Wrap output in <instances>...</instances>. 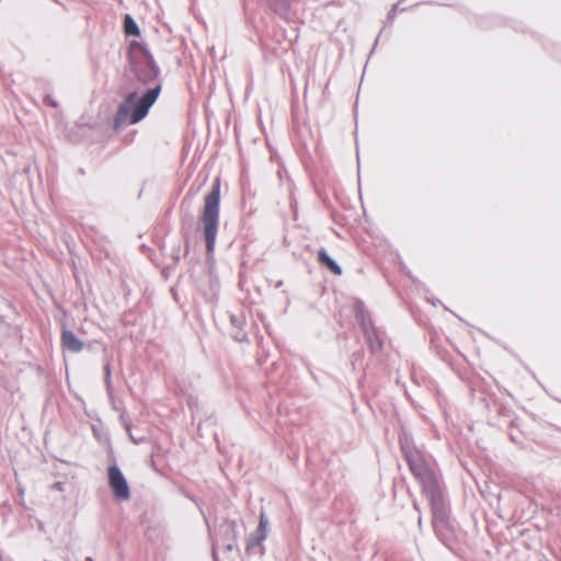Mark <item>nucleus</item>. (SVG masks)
I'll return each instance as SVG.
<instances>
[{
    "mask_svg": "<svg viewBox=\"0 0 561 561\" xmlns=\"http://www.w3.org/2000/svg\"><path fill=\"white\" fill-rule=\"evenodd\" d=\"M126 58L130 73L145 91L129 92L119 103L114 115L113 127L119 130L126 124H137L149 113L162 90L161 69L147 44L133 39L129 42Z\"/></svg>",
    "mask_w": 561,
    "mask_h": 561,
    "instance_id": "1",
    "label": "nucleus"
},
{
    "mask_svg": "<svg viewBox=\"0 0 561 561\" xmlns=\"http://www.w3.org/2000/svg\"><path fill=\"white\" fill-rule=\"evenodd\" d=\"M220 209V179L216 178L211 184L210 191L204 198V207L201 215L203 232L206 245V266L207 283L198 282L196 284L199 291L207 298H214L220 289L219 277L216 272V261L214 251L219 226Z\"/></svg>",
    "mask_w": 561,
    "mask_h": 561,
    "instance_id": "2",
    "label": "nucleus"
},
{
    "mask_svg": "<svg viewBox=\"0 0 561 561\" xmlns=\"http://www.w3.org/2000/svg\"><path fill=\"white\" fill-rule=\"evenodd\" d=\"M422 493L430 504L432 527L437 539L447 549L455 552L459 542L455 523L450 517V505L445 495L442 481L422 489Z\"/></svg>",
    "mask_w": 561,
    "mask_h": 561,
    "instance_id": "3",
    "label": "nucleus"
},
{
    "mask_svg": "<svg viewBox=\"0 0 561 561\" xmlns=\"http://www.w3.org/2000/svg\"><path fill=\"white\" fill-rule=\"evenodd\" d=\"M399 444L410 471L422 489L442 481L440 476L430 465L424 453L414 445L411 434L402 432L399 435Z\"/></svg>",
    "mask_w": 561,
    "mask_h": 561,
    "instance_id": "4",
    "label": "nucleus"
},
{
    "mask_svg": "<svg viewBox=\"0 0 561 561\" xmlns=\"http://www.w3.org/2000/svg\"><path fill=\"white\" fill-rule=\"evenodd\" d=\"M107 484L116 501L125 502L130 499L131 491L129 483L122 469L118 467L114 456L112 463L107 467Z\"/></svg>",
    "mask_w": 561,
    "mask_h": 561,
    "instance_id": "5",
    "label": "nucleus"
},
{
    "mask_svg": "<svg viewBox=\"0 0 561 561\" xmlns=\"http://www.w3.org/2000/svg\"><path fill=\"white\" fill-rule=\"evenodd\" d=\"M353 313L355 321L359 325L363 333L376 327L370 311L367 309L365 302L360 298L354 299Z\"/></svg>",
    "mask_w": 561,
    "mask_h": 561,
    "instance_id": "6",
    "label": "nucleus"
},
{
    "mask_svg": "<svg viewBox=\"0 0 561 561\" xmlns=\"http://www.w3.org/2000/svg\"><path fill=\"white\" fill-rule=\"evenodd\" d=\"M195 226V217L194 215L186 210L181 213L180 220V234L183 239L184 244V256H188L191 251V232L193 231Z\"/></svg>",
    "mask_w": 561,
    "mask_h": 561,
    "instance_id": "7",
    "label": "nucleus"
},
{
    "mask_svg": "<svg viewBox=\"0 0 561 561\" xmlns=\"http://www.w3.org/2000/svg\"><path fill=\"white\" fill-rule=\"evenodd\" d=\"M363 334L367 347L373 355H379L383 352L385 340L383 332L381 331V329L375 327Z\"/></svg>",
    "mask_w": 561,
    "mask_h": 561,
    "instance_id": "8",
    "label": "nucleus"
},
{
    "mask_svg": "<svg viewBox=\"0 0 561 561\" xmlns=\"http://www.w3.org/2000/svg\"><path fill=\"white\" fill-rule=\"evenodd\" d=\"M267 525H268V518L266 515L262 512L260 514V520L256 529V534H252L248 540H247V547L245 550L249 552L251 549H253L256 546H260L267 536Z\"/></svg>",
    "mask_w": 561,
    "mask_h": 561,
    "instance_id": "9",
    "label": "nucleus"
},
{
    "mask_svg": "<svg viewBox=\"0 0 561 561\" xmlns=\"http://www.w3.org/2000/svg\"><path fill=\"white\" fill-rule=\"evenodd\" d=\"M61 346L71 353H80L84 348V343L71 330L62 325Z\"/></svg>",
    "mask_w": 561,
    "mask_h": 561,
    "instance_id": "10",
    "label": "nucleus"
},
{
    "mask_svg": "<svg viewBox=\"0 0 561 561\" xmlns=\"http://www.w3.org/2000/svg\"><path fill=\"white\" fill-rule=\"evenodd\" d=\"M318 263L330 271L332 274L340 276L343 273L341 265L329 254V252L321 248L317 252Z\"/></svg>",
    "mask_w": 561,
    "mask_h": 561,
    "instance_id": "11",
    "label": "nucleus"
},
{
    "mask_svg": "<svg viewBox=\"0 0 561 561\" xmlns=\"http://www.w3.org/2000/svg\"><path fill=\"white\" fill-rule=\"evenodd\" d=\"M220 535L224 541H238L240 531L236 519H225L220 524Z\"/></svg>",
    "mask_w": 561,
    "mask_h": 561,
    "instance_id": "12",
    "label": "nucleus"
},
{
    "mask_svg": "<svg viewBox=\"0 0 561 561\" xmlns=\"http://www.w3.org/2000/svg\"><path fill=\"white\" fill-rule=\"evenodd\" d=\"M267 7L280 19L288 20L290 11L289 0H265Z\"/></svg>",
    "mask_w": 561,
    "mask_h": 561,
    "instance_id": "13",
    "label": "nucleus"
},
{
    "mask_svg": "<svg viewBox=\"0 0 561 561\" xmlns=\"http://www.w3.org/2000/svg\"><path fill=\"white\" fill-rule=\"evenodd\" d=\"M160 251L163 255H165V256L168 255V253H165L164 244H161ZM169 256L171 259V263L174 264L175 266H178L182 256L185 257L184 256V244H183L182 238L173 242V244L171 247V251L169 253Z\"/></svg>",
    "mask_w": 561,
    "mask_h": 561,
    "instance_id": "14",
    "label": "nucleus"
},
{
    "mask_svg": "<svg viewBox=\"0 0 561 561\" xmlns=\"http://www.w3.org/2000/svg\"><path fill=\"white\" fill-rule=\"evenodd\" d=\"M123 28L126 36L139 37L141 30L131 14L126 13L123 20Z\"/></svg>",
    "mask_w": 561,
    "mask_h": 561,
    "instance_id": "15",
    "label": "nucleus"
},
{
    "mask_svg": "<svg viewBox=\"0 0 561 561\" xmlns=\"http://www.w3.org/2000/svg\"><path fill=\"white\" fill-rule=\"evenodd\" d=\"M483 401L485 402V409L489 412L495 411L499 415L506 416V417H510L513 414V411L511 408H508L502 403H499L495 400L490 402L486 399H483Z\"/></svg>",
    "mask_w": 561,
    "mask_h": 561,
    "instance_id": "16",
    "label": "nucleus"
},
{
    "mask_svg": "<svg viewBox=\"0 0 561 561\" xmlns=\"http://www.w3.org/2000/svg\"><path fill=\"white\" fill-rule=\"evenodd\" d=\"M104 371V382L106 386L107 391H112V370H111V363L110 360H106V363L103 366Z\"/></svg>",
    "mask_w": 561,
    "mask_h": 561,
    "instance_id": "17",
    "label": "nucleus"
},
{
    "mask_svg": "<svg viewBox=\"0 0 561 561\" xmlns=\"http://www.w3.org/2000/svg\"><path fill=\"white\" fill-rule=\"evenodd\" d=\"M237 331L232 334V339L239 343L249 342L247 332L242 329H236Z\"/></svg>",
    "mask_w": 561,
    "mask_h": 561,
    "instance_id": "18",
    "label": "nucleus"
},
{
    "mask_svg": "<svg viewBox=\"0 0 561 561\" xmlns=\"http://www.w3.org/2000/svg\"><path fill=\"white\" fill-rule=\"evenodd\" d=\"M84 347L87 350H89L90 352H94L98 347H100L102 350L103 353H106L107 352V347L106 345H104L102 342L100 341H93V342H90L88 343L87 345L84 344Z\"/></svg>",
    "mask_w": 561,
    "mask_h": 561,
    "instance_id": "19",
    "label": "nucleus"
},
{
    "mask_svg": "<svg viewBox=\"0 0 561 561\" xmlns=\"http://www.w3.org/2000/svg\"><path fill=\"white\" fill-rule=\"evenodd\" d=\"M230 323L234 329H240L243 327L244 317L242 314H230Z\"/></svg>",
    "mask_w": 561,
    "mask_h": 561,
    "instance_id": "20",
    "label": "nucleus"
},
{
    "mask_svg": "<svg viewBox=\"0 0 561 561\" xmlns=\"http://www.w3.org/2000/svg\"><path fill=\"white\" fill-rule=\"evenodd\" d=\"M11 513H12V505L8 501H4L0 505V514H1V516L5 519Z\"/></svg>",
    "mask_w": 561,
    "mask_h": 561,
    "instance_id": "21",
    "label": "nucleus"
},
{
    "mask_svg": "<svg viewBox=\"0 0 561 561\" xmlns=\"http://www.w3.org/2000/svg\"><path fill=\"white\" fill-rule=\"evenodd\" d=\"M43 103L53 108H57L59 106L58 102L51 96V94L46 93L43 98Z\"/></svg>",
    "mask_w": 561,
    "mask_h": 561,
    "instance_id": "22",
    "label": "nucleus"
},
{
    "mask_svg": "<svg viewBox=\"0 0 561 561\" xmlns=\"http://www.w3.org/2000/svg\"><path fill=\"white\" fill-rule=\"evenodd\" d=\"M364 357V350L363 348H359L355 352H353L352 356H351V363L353 365V369H355V364L359 360H362Z\"/></svg>",
    "mask_w": 561,
    "mask_h": 561,
    "instance_id": "23",
    "label": "nucleus"
},
{
    "mask_svg": "<svg viewBox=\"0 0 561 561\" xmlns=\"http://www.w3.org/2000/svg\"><path fill=\"white\" fill-rule=\"evenodd\" d=\"M121 420H122V422H123V425H124V427H125L126 432L129 434L130 439H131L134 443L138 444L140 440H137L136 438H134V436H133V435H131V433H130V430H131V424H130V422H129V421H127V420L124 417V414H122V415H121Z\"/></svg>",
    "mask_w": 561,
    "mask_h": 561,
    "instance_id": "24",
    "label": "nucleus"
},
{
    "mask_svg": "<svg viewBox=\"0 0 561 561\" xmlns=\"http://www.w3.org/2000/svg\"><path fill=\"white\" fill-rule=\"evenodd\" d=\"M175 265L170 263L168 265H165L162 270H161V274L162 276L168 279L171 275V273L175 270Z\"/></svg>",
    "mask_w": 561,
    "mask_h": 561,
    "instance_id": "25",
    "label": "nucleus"
},
{
    "mask_svg": "<svg viewBox=\"0 0 561 561\" xmlns=\"http://www.w3.org/2000/svg\"><path fill=\"white\" fill-rule=\"evenodd\" d=\"M224 551L225 552H231L232 550L237 549L239 550L237 546V541H225Z\"/></svg>",
    "mask_w": 561,
    "mask_h": 561,
    "instance_id": "26",
    "label": "nucleus"
},
{
    "mask_svg": "<svg viewBox=\"0 0 561 561\" xmlns=\"http://www.w3.org/2000/svg\"><path fill=\"white\" fill-rule=\"evenodd\" d=\"M398 4H394L391 10L387 13V21L392 22L397 14Z\"/></svg>",
    "mask_w": 561,
    "mask_h": 561,
    "instance_id": "27",
    "label": "nucleus"
},
{
    "mask_svg": "<svg viewBox=\"0 0 561 561\" xmlns=\"http://www.w3.org/2000/svg\"><path fill=\"white\" fill-rule=\"evenodd\" d=\"M64 486H65V483L58 481V482H55L50 488H51V490L64 491L65 490Z\"/></svg>",
    "mask_w": 561,
    "mask_h": 561,
    "instance_id": "28",
    "label": "nucleus"
},
{
    "mask_svg": "<svg viewBox=\"0 0 561 561\" xmlns=\"http://www.w3.org/2000/svg\"><path fill=\"white\" fill-rule=\"evenodd\" d=\"M185 496H186L188 500H191L192 502L197 503V499H196V496H195L194 494H192V493H185Z\"/></svg>",
    "mask_w": 561,
    "mask_h": 561,
    "instance_id": "29",
    "label": "nucleus"
},
{
    "mask_svg": "<svg viewBox=\"0 0 561 561\" xmlns=\"http://www.w3.org/2000/svg\"><path fill=\"white\" fill-rule=\"evenodd\" d=\"M211 556H213L214 561H219L218 554L214 547H213Z\"/></svg>",
    "mask_w": 561,
    "mask_h": 561,
    "instance_id": "30",
    "label": "nucleus"
},
{
    "mask_svg": "<svg viewBox=\"0 0 561 561\" xmlns=\"http://www.w3.org/2000/svg\"><path fill=\"white\" fill-rule=\"evenodd\" d=\"M171 294H172L173 298L176 300L178 299V293H176L175 288H171Z\"/></svg>",
    "mask_w": 561,
    "mask_h": 561,
    "instance_id": "31",
    "label": "nucleus"
},
{
    "mask_svg": "<svg viewBox=\"0 0 561 561\" xmlns=\"http://www.w3.org/2000/svg\"><path fill=\"white\" fill-rule=\"evenodd\" d=\"M85 561H94L92 557H87Z\"/></svg>",
    "mask_w": 561,
    "mask_h": 561,
    "instance_id": "32",
    "label": "nucleus"
},
{
    "mask_svg": "<svg viewBox=\"0 0 561 561\" xmlns=\"http://www.w3.org/2000/svg\"><path fill=\"white\" fill-rule=\"evenodd\" d=\"M185 202H186V197L182 201V203H181V208L183 207V205L185 204Z\"/></svg>",
    "mask_w": 561,
    "mask_h": 561,
    "instance_id": "33",
    "label": "nucleus"
},
{
    "mask_svg": "<svg viewBox=\"0 0 561 561\" xmlns=\"http://www.w3.org/2000/svg\"><path fill=\"white\" fill-rule=\"evenodd\" d=\"M282 285H283V282H282V280H279V282L277 283V285H276V286H277V287H280Z\"/></svg>",
    "mask_w": 561,
    "mask_h": 561,
    "instance_id": "34",
    "label": "nucleus"
},
{
    "mask_svg": "<svg viewBox=\"0 0 561 561\" xmlns=\"http://www.w3.org/2000/svg\"><path fill=\"white\" fill-rule=\"evenodd\" d=\"M510 437L513 442H516L515 437L512 434L510 435Z\"/></svg>",
    "mask_w": 561,
    "mask_h": 561,
    "instance_id": "35",
    "label": "nucleus"
},
{
    "mask_svg": "<svg viewBox=\"0 0 561 561\" xmlns=\"http://www.w3.org/2000/svg\"><path fill=\"white\" fill-rule=\"evenodd\" d=\"M407 275H408L410 278H412V276H411V272H410V271H408V272H407Z\"/></svg>",
    "mask_w": 561,
    "mask_h": 561,
    "instance_id": "36",
    "label": "nucleus"
},
{
    "mask_svg": "<svg viewBox=\"0 0 561 561\" xmlns=\"http://www.w3.org/2000/svg\"><path fill=\"white\" fill-rule=\"evenodd\" d=\"M192 403H193V399H192V398H190V400H188V404H190V405H192Z\"/></svg>",
    "mask_w": 561,
    "mask_h": 561,
    "instance_id": "37",
    "label": "nucleus"
},
{
    "mask_svg": "<svg viewBox=\"0 0 561 561\" xmlns=\"http://www.w3.org/2000/svg\"><path fill=\"white\" fill-rule=\"evenodd\" d=\"M93 432L95 435L99 434V431H96V428H94V427H93Z\"/></svg>",
    "mask_w": 561,
    "mask_h": 561,
    "instance_id": "38",
    "label": "nucleus"
},
{
    "mask_svg": "<svg viewBox=\"0 0 561 561\" xmlns=\"http://www.w3.org/2000/svg\"><path fill=\"white\" fill-rule=\"evenodd\" d=\"M93 432L95 435L99 434V431H96V428H94V427H93Z\"/></svg>",
    "mask_w": 561,
    "mask_h": 561,
    "instance_id": "39",
    "label": "nucleus"
},
{
    "mask_svg": "<svg viewBox=\"0 0 561 561\" xmlns=\"http://www.w3.org/2000/svg\"><path fill=\"white\" fill-rule=\"evenodd\" d=\"M45 561H48V560H45Z\"/></svg>",
    "mask_w": 561,
    "mask_h": 561,
    "instance_id": "40",
    "label": "nucleus"
}]
</instances>
